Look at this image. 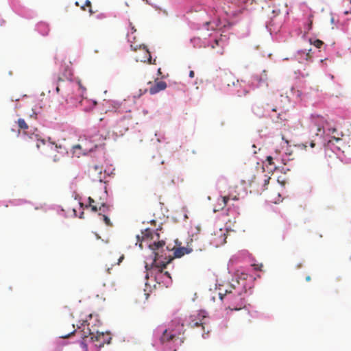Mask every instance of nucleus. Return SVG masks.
Segmentation results:
<instances>
[{
    "label": "nucleus",
    "instance_id": "2f4dec72",
    "mask_svg": "<svg viewBox=\"0 0 351 351\" xmlns=\"http://www.w3.org/2000/svg\"><path fill=\"white\" fill-rule=\"evenodd\" d=\"M109 104H110V101H104V102L102 103V106L104 107H106Z\"/></svg>",
    "mask_w": 351,
    "mask_h": 351
},
{
    "label": "nucleus",
    "instance_id": "de8ad7c7",
    "mask_svg": "<svg viewBox=\"0 0 351 351\" xmlns=\"http://www.w3.org/2000/svg\"><path fill=\"white\" fill-rule=\"evenodd\" d=\"M139 246H140L141 248H143L141 243H140Z\"/></svg>",
    "mask_w": 351,
    "mask_h": 351
},
{
    "label": "nucleus",
    "instance_id": "ea45409f",
    "mask_svg": "<svg viewBox=\"0 0 351 351\" xmlns=\"http://www.w3.org/2000/svg\"><path fill=\"white\" fill-rule=\"evenodd\" d=\"M282 140H285V143H286L287 145L289 144V141H288V140H285V139L284 136H282Z\"/></svg>",
    "mask_w": 351,
    "mask_h": 351
},
{
    "label": "nucleus",
    "instance_id": "2eb2a0df",
    "mask_svg": "<svg viewBox=\"0 0 351 351\" xmlns=\"http://www.w3.org/2000/svg\"><path fill=\"white\" fill-rule=\"evenodd\" d=\"M271 178L265 173L264 171L260 173V181L263 183V191L267 189V186Z\"/></svg>",
    "mask_w": 351,
    "mask_h": 351
},
{
    "label": "nucleus",
    "instance_id": "4c0bfd02",
    "mask_svg": "<svg viewBox=\"0 0 351 351\" xmlns=\"http://www.w3.org/2000/svg\"><path fill=\"white\" fill-rule=\"evenodd\" d=\"M328 130H330V131L331 130L332 133H334L335 132L337 131V130L335 128H332V129L328 128Z\"/></svg>",
    "mask_w": 351,
    "mask_h": 351
},
{
    "label": "nucleus",
    "instance_id": "f8f14e48",
    "mask_svg": "<svg viewBox=\"0 0 351 351\" xmlns=\"http://www.w3.org/2000/svg\"><path fill=\"white\" fill-rule=\"evenodd\" d=\"M80 104L82 106H84L85 110H91L97 104L96 101L90 100L88 99L87 98L82 99L80 101Z\"/></svg>",
    "mask_w": 351,
    "mask_h": 351
},
{
    "label": "nucleus",
    "instance_id": "b1692460",
    "mask_svg": "<svg viewBox=\"0 0 351 351\" xmlns=\"http://www.w3.org/2000/svg\"><path fill=\"white\" fill-rule=\"evenodd\" d=\"M101 193H102V195L99 196V198H97V196H95V199H96L97 201H100V202L105 201V200H104V199H105V197H106V195H106V192H101Z\"/></svg>",
    "mask_w": 351,
    "mask_h": 351
},
{
    "label": "nucleus",
    "instance_id": "0eeeda50",
    "mask_svg": "<svg viewBox=\"0 0 351 351\" xmlns=\"http://www.w3.org/2000/svg\"><path fill=\"white\" fill-rule=\"evenodd\" d=\"M167 88V83L165 81H156L155 83L149 88V93L154 95L158 92L165 90Z\"/></svg>",
    "mask_w": 351,
    "mask_h": 351
},
{
    "label": "nucleus",
    "instance_id": "423d86ee",
    "mask_svg": "<svg viewBox=\"0 0 351 351\" xmlns=\"http://www.w3.org/2000/svg\"><path fill=\"white\" fill-rule=\"evenodd\" d=\"M250 186L257 193L263 191V183L260 181V173L254 176L250 182Z\"/></svg>",
    "mask_w": 351,
    "mask_h": 351
},
{
    "label": "nucleus",
    "instance_id": "09e8293b",
    "mask_svg": "<svg viewBox=\"0 0 351 351\" xmlns=\"http://www.w3.org/2000/svg\"><path fill=\"white\" fill-rule=\"evenodd\" d=\"M132 29L134 30V32L136 31V29H134V27H132Z\"/></svg>",
    "mask_w": 351,
    "mask_h": 351
},
{
    "label": "nucleus",
    "instance_id": "aec40b11",
    "mask_svg": "<svg viewBox=\"0 0 351 351\" xmlns=\"http://www.w3.org/2000/svg\"><path fill=\"white\" fill-rule=\"evenodd\" d=\"M249 92H250V89H247L245 87V84H244V86H243L241 90H237V95L239 97H243V96H245L247 93H249Z\"/></svg>",
    "mask_w": 351,
    "mask_h": 351
},
{
    "label": "nucleus",
    "instance_id": "f257e3e1",
    "mask_svg": "<svg viewBox=\"0 0 351 351\" xmlns=\"http://www.w3.org/2000/svg\"><path fill=\"white\" fill-rule=\"evenodd\" d=\"M141 241L153 240L152 243H148L149 248L154 254V258L152 263V267L158 269L162 273V269L169 264L173 258L171 255H167L170 250L166 246L165 241L159 240V234L155 231L146 228L141 232Z\"/></svg>",
    "mask_w": 351,
    "mask_h": 351
},
{
    "label": "nucleus",
    "instance_id": "7c9ffc66",
    "mask_svg": "<svg viewBox=\"0 0 351 351\" xmlns=\"http://www.w3.org/2000/svg\"><path fill=\"white\" fill-rule=\"evenodd\" d=\"M60 158L59 156H58L57 155H55L53 156V162H58V161H60Z\"/></svg>",
    "mask_w": 351,
    "mask_h": 351
},
{
    "label": "nucleus",
    "instance_id": "473e14b6",
    "mask_svg": "<svg viewBox=\"0 0 351 351\" xmlns=\"http://www.w3.org/2000/svg\"><path fill=\"white\" fill-rule=\"evenodd\" d=\"M194 76H195V73H194V71H191L189 72V77H190L191 78H193V77H194Z\"/></svg>",
    "mask_w": 351,
    "mask_h": 351
},
{
    "label": "nucleus",
    "instance_id": "f03ea898",
    "mask_svg": "<svg viewBox=\"0 0 351 351\" xmlns=\"http://www.w3.org/2000/svg\"><path fill=\"white\" fill-rule=\"evenodd\" d=\"M84 333L85 337H87L86 334L90 335V341L95 343V345L97 347H102L106 343H110V341L111 339L108 334L98 332L96 334L91 332L88 326L86 328V331H84Z\"/></svg>",
    "mask_w": 351,
    "mask_h": 351
},
{
    "label": "nucleus",
    "instance_id": "412c9836",
    "mask_svg": "<svg viewBox=\"0 0 351 351\" xmlns=\"http://www.w3.org/2000/svg\"><path fill=\"white\" fill-rule=\"evenodd\" d=\"M99 215L101 217V219L103 220V221L106 223L108 226H112V223L110 221V219L105 215L101 214V213H99Z\"/></svg>",
    "mask_w": 351,
    "mask_h": 351
},
{
    "label": "nucleus",
    "instance_id": "79ce46f5",
    "mask_svg": "<svg viewBox=\"0 0 351 351\" xmlns=\"http://www.w3.org/2000/svg\"><path fill=\"white\" fill-rule=\"evenodd\" d=\"M102 110H104L106 113L108 111H109V110L106 109V108L102 109Z\"/></svg>",
    "mask_w": 351,
    "mask_h": 351
},
{
    "label": "nucleus",
    "instance_id": "49530a36",
    "mask_svg": "<svg viewBox=\"0 0 351 351\" xmlns=\"http://www.w3.org/2000/svg\"><path fill=\"white\" fill-rule=\"evenodd\" d=\"M301 267H302V265L300 264V265H298V268H300Z\"/></svg>",
    "mask_w": 351,
    "mask_h": 351
},
{
    "label": "nucleus",
    "instance_id": "8fccbe9b",
    "mask_svg": "<svg viewBox=\"0 0 351 351\" xmlns=\"http://www.w3.org/2000/svg\"><path fill=\"white\" fill-rule=\"evenodd\" d=\"M349 1H350V4H351V0H349Z\"/></svg>",
    "mask_w": 351,
    "mask_h": 351
},
{
    "label": "nucleus",
    "instance_id": "f3484780",
    "mask_svg": "<svg viewBox=\"0 0 351 351\" xmlns=\"http://www.w3.org/2000/svg\"><path fill=\"white\" fill-rule=\"evenodd\" d=\"M59 84L57 85L56 88V90L57 93H60L61 88H69L72 84L71 82L65 83L64 80H61L60 78H58Z\"/></svg>",
    "mask_w": 351,
    "mask_h": 351
},
{
    "label": "nucleus",
    "instance_id": "c756f323",
    "mask_svg": "<svg viewBox=\"0 0 351 351\" xmlns=\"http://www.w3.org/2000/svg\"><path fill=\"white\" fill-rule=\"evenodd\" d=\"M123 259H124V255L122 254L121 256H119V258L118 259V262L117 263V265H119Z\"/></svg>",
    "mask_w": 351,
    "mask_h": 351
},
{
    "label": "nucleus",
    "instance_id": "f704fd0d",
    "mask_svg": "<svg viewBox=\"0 0 351 351\" xmlns=\"http://www.w3.org/2000/svg\"><path fill=\"white\" fill-rule=\"evenodd\" d=\"M228 307L230 308H231V309H234V310H238L239 309V308H237V306H228Z\"/></svg>",
    "mask_w": 351,
    "mask_h": 351
},
{
    "label": "nucleus",
    "instance_id": "9d476101",
    "mask_svg": "<svg viewBox=\"0 0 351 351\" xmlns=\"http://www.w3.org/2000/svg\"><path fill=\"white\" fill-rule=\"evenodd\" d=\"M191 251V249H188L184 247L175 248L173 258H180L185 254H189Z\"/></svg>",
    "mask_w": 351,
    "mask_h": 351
},
{
    "label": "nucleus",
    "instance_id": "cd10ccee",
    "mask_svg": "<svg viewBox=\"0 0 351 351\" xmlns=\"http://www.w3.org/2000/svg\"><path fill=\"white\" fill-rule=\"evenodd\" d=\"M220 42L221 40L215 39L214 43L211 45V48L215 49L216 46H219Z\"/></svg>",
    "mask_w": 351,
    "mask_h": 351
},
{
    "label": "nucleus",
    "instance_id": "a18cd8bd",
    "mask_svg": "<svg viewBox=\"0 0 351 351\" xmlns=\"http://www.w3.org/2000/svg\"><path fill=\"white\" fill-rule=\"evenodd\" d=\"M96 236L97 239H100V237L97 234H96Z\"/></svg>",
    "mask_w": 351,
    "mask_h": 351
},
{
    "label": "nucleus",
    "instance_id": "9b49d317",
    "mask_svg": "<svg viewBox=\"0 0 351 351\" xmlns=\"http://www.w3.org/2000/svg\"><path fill=\"white\" fill-rule=\"evenodd\" d=\"M116 128L118 130L119 135L122 136L123 134L128 130V124L125 123V119L120 120L116 125Z\"/></svg>",
    "mask_w": 351,
    "mask_h": 351
},
{
    "label": "nucleus",
    "instance_id": "39448f33",
    "mask_svg": "<svg viewBox=\"0 0 351 351\" xmlns=\"http://www.w3.org/2000/svg\"><path fill=\"white\" fill-rule=\"evenodd\" d=\"M89 206L94 212L100 210L102 213H106L110 210V206L106 204L105 201H97L95 198L88 197Z\"/></svg>",
    "mask_w": 351,
    "mask_h": 351
},
{
    "label": "nucleus",
    "instance_id": "72a5a7b5",
    "mask_svg": "<svg viewBox=\"0 0 351 351\" xmlns=\"http://www.w3.org/2000/svg\"><path fill=\"white\" fill-rule=\"evenodd\" d=\"M315 146V144L313 141H311L310 143V147L313 148Z\"/></svg>",
    "mask_w": 351,
    "mask_h": 351
},
{
    "label": "nucleus",
    "instance_id": "37998d69",
    "mask_svg": "<svg viewBox=\"0 0 351 351\" xmlns=\"http://www.w3.org/2000/svg\"><path fill=\"white\" fill-rule=\"evenodd\" d=\"M349 13H350V12H349V11H345V12H344V14H345L346 15V14H348Z\"/></svg>",
    "mask_w": 351,
    "mask_h": 351
},
{
    "label": "nucleus",
    "instance_id": "393cba45",
    "mask_svg": "<svg viewBox=\"0 0 351 351\" xmlns=\"http://www.w3.org/2000/svg\"><path fill=\"white\" fill-rule=\"evenodd\" d=\"M324 43L320 40H316L315 42H314V45L317 47V48H320L322 45H323Z\"/></svg>",
    "mask_w": 351,
    "mask_h": 351
},
{
    "label": "nucleus",
    "instance_id": "58836bf2",
    "mask_svg": "<svg viewBox=\"0 0 351 351\" xmlns=\"http://www.w3.org/2000/svg\"><path fill=\"white\" fill-rule=\"evenodd\" d=\"M86 5L88 6H90V2L88 0H87L86 2Z\"/></svg>",
    "mask_w": 351,
    "mask_h": 351
},
{
    "label": "nucleus",
    "instance_id": "4be33fe9",
    "mask_svg": "<svg viewBox=\"0 0 351 351\" xmlns=\"http://www.w3.org/2000/svg\"><path fill=\"white\" fill-rule=\"evenodd\" d=\"M190 326L192 328H194V327H197V326H201L202 327V330L204 332L205 331V326H204V322H194V321H192L191 322H190Z\"/></svg>",
    "mask_w": 351,
    "mask_h": 351
},
{
    "label": "nucleus",
    "instance_id": "a19ab883",
    "mask_svg": "<svg viewBox=\"0 0 351 351\" xmlns=\"http://www.w3.org/2000/svg\"><path fill=\"white\" fill-rule=\"evenodd\" d=\"M136 239H137V241H141V237H140V236H139V235H137V236H136Z\"/></svg>",
    "mask_w": 351,
    "mask_h": 351
},
{
    "label": "nucleus",
    "instance_id": "ddd939ff",
    "mask_svg": "<svg viewBox=\"0 0 351 351\" xmlns=\"http://www.w3.org/2000/svg\"><path fill=\"white\" fill-rule=\"evenodd\" d=\"M204 25L207 27L206 28L208 30H215L220 27L221 21L219 19L215 21H210L206 22Z\"/></svg>",
    "mask_w": 351,
    "mask_h": 351
},
{
    "label": "nucleus",
    "instance_id": "e433bc0d",
    "mask_svg": "<svg viewBox=\"0 0 351 351\" xmlns=\"http://www.w3.org/2000/svg\"><path fill=\"white\" fill-rule=\"evenodd\" d=\"M311 276H307L306 277V282H309V281H311Z\"/></svg>",
    "mask_w": 351,
    "mask_h": 351
},
{
    "label": "nucleus",
    "instance_id": "7ed1b4c3",
    "mask_svg": "<svg viewBox=\"0 0 351 351\" xmlns=\"http://www.w3.org/2000/svg\"><path fill=\"white\" fill-rule=\"evenodd\" d=\"M184 332V325H178L176 328L170 330L166 329L164 330L161 337L160 341L164 343L165 342H168L173 340L177 337L178 335H180L181 333Z\"/></svg>",
    "mask_w": 351,
    "mask_h": 351
},
{
    "label": "nucleus",
    "instance_id": "5701e85b",
    "mask_svg": "<svg viewBox=\"0 0 351 351\" xmlns=\"http://www.w3.org/2000/svg\"><path fill=\"white\" fill-rule=\"evenodd\" d=\"M51 149L54 150L60 149V151H58V152L62 155L64 153L65 151V149L61 145L58 146L57 145H56L55 147H53V143H51Z\"/></svg>",
    "mask_w": 351,
    "mask_h": 351
},
{
    "label": "nucleus",
    "instance_id": "a211bd4d",
    "mask_svg": "<svg viewBox=\"0 0 351 351\" xmlns=\"http://www.w3.org/2000/svg\"><path fill=\"white\" fill-rule=\"evenodd\" d=\"M103 167L101 165H95L89 168V172L91 173H97L101 175L102 173Z\"/></svg>",
    "mask_w": 351,
    "mask_h": 351
},
{
    "label": "nucleus",
    "instance_id": "6ab92c4d",
    "mask_svg": "<svg viewBox=\"0 0 351 351\" xmlns=\"http://www.w3.org/2000/svg\"><path fill=\"white\" fill-rule=\"evenodd\" d=\"M17 123L19 130H23V133L26 134V130H27L29 127L25 120L23 119H19Z\"/></svg>",
    "mask_w": 351,
    "mask_h": 351
},
{
    "label": "nucleus",
    "instance_id": "bb28decb",
    "mask_svg": "<svg viewBox=\"0 0 351 351\" xmlns=\"http://www.w3.org/2000/svg\"><path fill=\"white\" fill-rule=\"evenodd\" d=\"M154 269H155L158 270V269H156V268H154ZM158 274H160V275L163 274L164 276H166L167 278H169V279H171V276H170V274H169L168 271H165L164 273H163V271H162V273H160L159 271H158Z\"/></svg>",
    "mask_w": 351,
    "mask_h": 351
},
{
    "label": "nucleus",
    "instance_id": "dca6fc26",
    "mask_svg": "<svg viewBox=\"0 0 351 351\" xmlns=\"http://www.w3.org/2000/svg\"><path fill=\"white\" fill-rule=\"evenodd\" d=\"M230 199L237 201V200H239V197L237 195H228L227 196L221 197V200L222 202V204H221L222 206L223 207L226 206Z\"/></svg>",
    "mask_w": 351,
    "mask_h": 351
},
{
    "label": "nucleus",
    "instance_id": "c03bdc74",
    "mask_svg": "<svg viewBox=\"0 0 351 351\" xmlns=\"http://www.w3.org/2000/svg\"><path fill=\"white\" fill-rule=\"evenodd\" d=\"M145 268H146V269H147V270H148V269H149V268H148V264H146V265H145Z\"/></svg>",
    "mask_w": 351,
    "mask_h": 351
},
{
    "label": "nucleus",
    "instance_id": "c85d7f7f",
    "mask_svg": "<svg viewBox=\"0 0 351 351\" xmlns=\"http://www.w3.org/2000/svg\"><path fill=\"white\" fill-rule=\"evenodd\" d=\"M266 160L268 162L269 165H273V158L271 156H267Z\"/></svg>",
    "mask_w": 351,
    "mask_h": 351
},
{
    "label": "nucleus",
    "instance_id": "c9c22d12",
    "mask_svg": "<svg viewBox=\"0 0 351 351\" xmlns=\"http://www.w3.org/2000/svg\"><path fill=\"white\" fill-rule=\"evenodd\" d=\"M80 148H81V145H75V146L73 147V149H80Z\"/></svg>",
    "mask_w": 351,
    "mask_h": 351
},
{
    "label": "nucleus",
    "instance_id": "4468645a",
    "mask_svg": "<svg viewBox=\"0 0 351 351\" xmlns=\"http://www.w3.org/2000/svg\"><path fill=\"white\" fill-rule=\"evenodd\" d=\"M29 139L35 143V145L38 149H39L42 146H44L46 145V142L43 139H40L37 134H32L29 136Z\"/></svg>",
    "mask_w": 351,
    "mask_h": 351
},
{
    "label": "nucleus",
    "instance_id": "6e6552de",
    "mask_svg": "<svg viewBox=\"0 0 351 351\" xmlns=\"http://www.w3.org/2000/svg\"><path fill=\"white\" fill-rule=\"evenodd\" d=\"M315 124L317 127V132L316 134L319 135L320 133L322 134L324 133V128H325V127H326L328 125V123L326 120L324 119V117H318L315 120Z\"/></svg>",
    "mask_w": 351,
    "mask_h": 351
},
{
    "label": "nucleus",
    "instance_id": "20e7f679",
    "mask_svg": "<svg viewBox=\"0 0 351 351\" xmlns=\"http://www.w3.org/2000/svg\"><path fill=\"white\" fill-rule=\"evenodd\" d=\"M88 326V324H87V322L85 321L82 324V329L81 330L78 331L77 330H73L70 333L62 334L60 336V337L68 338L71 336V335L73 334L75 332L82 337L83 340L80 342V346L82 348V349H84V350H87V341H90V335L88 334H86L87 337H85V336L84 335V331H86V328Z\"/></svg>",
    "mask_w": 351,
    "mask_h": 351
},
{
    "label": "nucleus",
    "instance_id": "a878e982",
    "mask_svg": "<svg viewBox=\"0 0 351 351\" xmlns=\"http://www.w3.org/2000/svg\"><path fill=\"white\" fill-rule=\"evenodd\" d=\"M252 266L254 267V269L256 271H261V268L263 267L262 264H253Z\"/></svg>",
    "mask_w": 351,
    "mask_h": 351
},
{
    "label": "nucleus",
    "instance_id": "1a4fd4ad",
    "mask_svg": "<svg viewBox=\"0 0 351 351\" xmlns=\"http://www.w3.org/2000/svg\"><path fill=\"white\" fill-rule=\"evenodd\" d=\"M219 298L222 301L224 300L228 304L230 303L234 299H239L238 296H235V295H233L231 291L228 290L226 291V293L224 294L219 293Z\"/></svg>",
    "mask_w": 351,
    "mask_h": 351
}]
</instances>
